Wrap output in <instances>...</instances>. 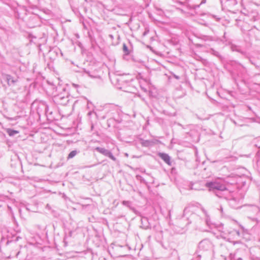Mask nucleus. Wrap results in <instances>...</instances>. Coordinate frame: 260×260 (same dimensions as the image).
Wrapping results in <instances>:
<instances>
[{
  "label": "nucleus",
  "instance_id": "nucleus-1",
  "mask_svg": "<svg viewBox=\"0 0 260 260\" xmlns=\"http://www.w3.org/2000/svg\"><path fill=\"white\" fill-rule=\"evenodd\" d=\"M158 155L167 164H171L170 157L168 154L160 153Z\"/></svg>",
  "mask_w": 260,
  "mask_h": 260
},
{
  "label": "nucleus",
  "instance_id": "nucleus-2",
  "mask_svg": "<svg viewBox=\"0 0 260 260\" xmlns=\"http://www.w3.org/2000/svg\"><path fill=\"white\" fill-rule=\"evenodd\" d=\"M206 186L213 189H217L223 190V188H221V186H219L218 184L213 182H208L206 184Z\"/></svg>",
  "mask_w": 260,
  "mask_h": 260
},
{
  "label": "nucleus",
  "instance_id": "nucleus-3",
  "mask_svg": "<svg viewBox=\"0 0 260 260\" xmlns=\"http://www.w3.org/2000/svg\"><path fill=\"white\" fill-rule=\"evenodd\" d=\"M6 131H7V133L8 134V135L10 136H13L15 134H17L19 133V132L17 131L13 130L10 128L7 129Z\"/></svg>",
  "mask_w": 260,
  "mask_h": 260
},
{
  "label": "nucleus",
  "instance_id": "nucleus-4",
  "mask_svg": "<svg viewBox=\"0 0 260 260\" xmlns=\"http://www.w3.org/2000/svg\"><path fill=\"white\" fill-rule=\"evenodd\" d=\"M76 154H77L76 151L74 150V151H71L68 155V159L73 158L76 155Z\"/></svg>",
  "mask_w": 260,
  "mask_h": 260
},
{
  "label": "nucleus",
  "instance_id": "nucleus-5",
  "mask_svg": "<svg viewBox=\"0 0 260 260\" xmlns=\"http://www.w3.org/2000/svg\"><path fill=\"white\" fill-rule=\"evenodd\" d=\"M6 76H7V79L8 80V82H9V80H10V79L11 78V76H10L9 75H7Z\"/></svg>",
  "mask_w": 260,
  "mask_h": 260
}]
</instances>
